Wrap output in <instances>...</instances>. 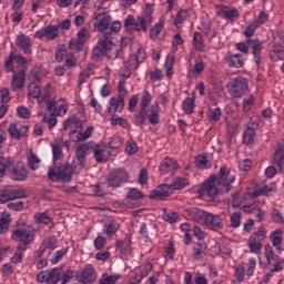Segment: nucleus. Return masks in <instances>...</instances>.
Here are the masks:
<instances>
[{"instance_id":"64","label":"nucleus","mask_w":284,"mask_h":284,"mask_svg":"<svg viewBox=\"0 0 284 284\" xmlns=\"http://www.w3.org/2000/svg\"><path fill=\"white\" fill-rule=\"evenodd\" d=\"M0 103H2V105H6V103H10V89L3 88L0 91Z\"/></svg>"},{"instance_id":"23","label":"nucleus","mask_w":284,"mask_h":284,"mask_svg":"<svg viewBox=\"0 0 284 284\" xmlns=\"http://www.w3.org/2000/svg\"><path fill=\"white\" fill-rule=\"evenodd\" d=\"M17 45L20 48L21 51L24 52V54H32V40L26 34H20L17 38Z\"/></svg>"},{"instance_id":"43","label":"nucleus","mask_w":284,"mask_h":284,"mask_svg":"<svg viewBox=\"0 0 284 284\" xmlns=\"http://www.w3.org/2000/svg\"><path fill=\"white\" fill-rule=\"evenodd\" d=\"M143 199V192L139 191V189H130L126 194V201H140Z\"/></svg>"},{"instance_id":"36","label":"nucleus","mask_w":284,"mask_h":284,"mask_svg":"<svg viewBox=\"0 0 284 284\" xmlns=\"http://www.w3.org/2000/svg\"><path fill=\"white\" fill-rule=\"evenodd\" d=\"M9 168H12V160L3 156V153H0V179L6 176V171Z\"/></svg>"},{"instance_id":"58","label":"nucleus","mask_w":284,"mask_h":284,"mask_svg":"<svg viewBox=\"0 0 284 284\" xmlns=\"http://www.w3.org/2000/svg\"><path fill=\"white\" fill-rule=\"evenodd\" d=\"M163 221H166V223H176L179 221V214L174 212H164L162 215Z\"/></svg>"},{"instance_id":"5","label":"nucleus","mask_w":284,"mask_h":284,"mask_svg":"<svg viewBox=\"0 0 284 284\" xmlns=\"http://www.w3.org/2000/svg\"><path fill=\"white\" fill-rule=\"evenodd\" d=\"M152 24L151 17H138L128 16L124 20V28L126 30H134L135 32H148V28Z\"/></svg>"},{"instance_id":"62","label":"nucleus","mask_w":284,"mask_h":284,"mask_svg":"<svg viewBox=\"0 0 284 284\" xmlns=\"http://www.w3.org/2000/svg\"><path fill=\"white\" fill-rule=\"evenodd\" d=\"M116 232H119V223L111 222L106 225V231H105L106 236H114Z\"/></svg>"},{"instance_id":"13","label":"nucleus","mask_w":284,"mask_h":284,"mask_svg":"<svg viewBox=\"0 0 284 284\" xmlns=\"http://www.w3.org/2000/svg\"><path fill=\"white\" fill-rule=\"evenodd\" d=\"M75 276L79 283L82 284H92L94 281H97V272L91 265L84 267L80 273H77Z\"/></svg>"},{"instance_id":"29","label":"nucleus","mask_w":284,"mask_h":284,"mask_svg":"<svg viewBox=\"0 0 284 284\" xmlns=\"http://www.w3.org/2000/svg\"><path fill=\"white\" fill-rule=\"evenodd\" d=\"M159 114H160L159 104L152 105L149 110H146V116L151 125H158L159 119H160Z\"/></svg>"},{"instance_id":"11","label":"nucleus","mask_w":284,"mask_h":284,"mask_svg":"<svg viewBox=\"0 0 284 284\" xmlns=\"http://www.w3.org/2000/svg\"><path fill=\"white\" fill-rule=\"evenodd\" d=\"M247 45H250L252 50V54L254 57V63L256 64L257 70H265L261 63H263V58H261V52H263V42L258 39H246Z\"/></svg>"},{"instance_id":"37","label":"nucleus","mask_w":284,"mask_h":284,"mask_svg":"<svg viewBox=\"0 0 284 284\" xmlns=\"http://www.w3.org/2000/svg\"><path fill=\"white\" fill-rule=\"evenodd\" d=\"M193 47L199 52H205V40H203V36L200 32H194L193 34Z\"/></svg>"},{"instance_id":"47","label":"nucleus","mask_w":284,"mask_h":284,"mask_svg":"<svg viewBox=\"0 0 284 284\" xmlns=\"http://www.w3.org/2000/svg\"><path fill=\"white\" fill-rule=\"evenodd\" d=\"M183 110L185 114H193L194 112V98H186L183 103Z\"/></svg>"},{"instance_id":"40","label":"nucleus","mask_w":284,"mask_h":284,"mask_svg":"<svg viewBox=\"0 0 284 284\" xmlns=\"http://www.w3.org/2000/svg\"><path fill=\"white\" fill-rule=\"evenodd\" d=\"M241 219H243V214H241V212L236 211L234 213H231L230 214V226L233 230L241 227Z\"/></svg>"},{"instance_id":"21","label":"nucleus","mask_w":284,"mask_h":284,"mask_svg":"<svg viewBox=\"0 0 284 284\" xmlns=\"http://www.w3.org/2000/svg\"><path fill=\"white\" fill-rule=\"evenodd\" d=\"M10 174L13 181H26V179H28V170H26V166L21 162H18L17 165L12 168Z\"/></svg>"},{"instance_id":"1","label":"nucleus","mask_w":284,"mask_h":284,"mask_svg":"<svg viewBox=\"0 0 284 284\" xmlns=\"http://www.w3.org/2000/svg\"><path fill=\"white\" fill-rule=\"evenodd\" d=\"M236 176L232 175L227 166H222L217 175H211L202 186L197 190L199 196H209V199H216L219 194H230L232 192V183Z\"/></svg>"},{"instance_id":"39","label":"nucleus","mask_w":284,"mask_h":284,"mask_svg":"<svg viewBox=\"0 0 284 284\" xmlns=\"http://www.w3.org/2000/svg\"><path fill=\"white\" fill-rule=\"evenodd\" d=\"M265 256L268 265H272L276 263V261L281 260V257L274 253V248H272L270 244L265 245Z\"/></svg>"},{"instance_id":"6","label":"nucleus","mask_w":284,"mask_h":284,"mask_svg":"<svg viewBox=\"0 0 284 284\" xmlns=\"http://www.w3.org/2000/svg\"><path fill=\"white\" fill-rule=\"evenodd\" d=\"M226 90L232 99H241L247 91V80L245 78H234L226 84Z\"/></svg>"},{"instance_id":"15","label":"nucleus","mask_w":284,"mask_h":284,"mask_svg":"<svg viewBox=\"0 0 284 284\" xmlns=\"http://www.w3.org/2000/svg\"><path fill=\"white\" fill-rule=\"evenodd\" d=\"M110 21H112V17L108 12H101L94 17L93 26L99 32H105L110 28Z\"/></svg>"},{"instance_id":"3","label":"nucleus","mask_w":284,"mask_h":284,"mask_svg":"<svg viewBox=\"0 0 284 284\" xmlns=\"http://www.w3.org/2000/svg\"><path fill=\"white\" fill-rule=\"evenodd\" d=\"M81 171H77V165L62 164L59 166L50 168L48 172V179L50 181L63 183H70L73 174H79Z\"/></svg>"},{"instance_id":"9","label":"nucleus","mask_w":284,"mask_h":284,"mask_svg":"<svg viewBox=\"0 0 284 284\" xmlns=\"http://www.w3.org/2000/svg\"><path fill=\"white\" fill-rule=\"evenodd\" d=\"M267 237V231L265 227L261 226L258 231L253 233L248 239V247L253 254L261 253L263 250V243H265V239Z\"/></svg>"},{"instance_id":"61","label":"nucleus","mask_w":284,"mask_h":284,"mask_svg":"<svg viewBox=\"0 0 284 284\" xmlns=\"http://www.w3.org/2000/svg\"><path fill=\"white\" fill-rule=\"evenodd\" d=\"M226 123L227 132L232 135L236 134V130H239V123H241V120H229Z\"/></svg>"},{"instance_id":"16","label":"nucleus","mask_w":284,"mask_h":284,"mask_svg":"<svg viewBox=\"0 0 284 284\" xmlns=\"http://www.w3.org/2000/svg\"><path fill=\"white\" fill-rule=\"evenodd\" d=\"M43 37H45L49 41H54V39L59 37V27H43L34 33V39H43Z\"/></svg>"},{"instance_id":"41","label":"nucleus","mask_w":284,"mask_h":284,"mask_svg":"<svg viewBox=\"0 0 284 284\" xmlns=\"http://www.w3.org/2000/svg\"><path fill=\"white\" fill-rule=\"evenodd\" d=\"M91 77H94V68L88 67L82 72H80L79 79H78V85H83V82L87 79H90Z\"/></svg>"},{"instance_id":"12","label":"nucleus","mask_w":284,"mask_h":284,"mask_svg":"<svg viewBox=\"0 0 284 284\" xmlns=\"http://www.w3.org/2000/svg\"><path fill=\"white\" fill-rule=\"evenodd\" d=\"M92 150L90 144L83 143L75 149V161H73L77 171H81L85 168V159L88 153Z\"/></svg>"},{"instance_id":"44","label":"nucleus","mask_w":284,"mask_h":284,"mask_svg":"<svg viewBox=\"0 0 284 284\" xmlns=\"http://www.w3.org/2000/svg\"><path fill=\"white\" fill-rule=\"evenodd\" d=\"M145 119H148V109H141L135 113V125H145Z\"/></svg>"},{"instance_id":"51","label":"nucleus","mask_w":284,"mask_h":284,"mask_svg":"<svg viewBox=\"0 0 284 284\" xmlns=\"http://www.w3.org/2000/svg\"><path fill=\"white\" fill-rule=\"evenodd\" d=\"M150 103H152V94H150V91L145 90L143 91V94L141 98V110H146Z\"/></svg>"},{"instance_id":"8","label":"nucleus","mask_w":284,"mask_h":284,"mask_svg":"<svg viewBox=\"0 0 284 284\" xmlns=\"http://www.w3.org/2000/svg\"><path fill=\"white\" fill-rule=\"evenodd\" d=\"M130 181V173L125 169L112 170L106 178V183L109 187H121L123 183Z\"/></svg>"},{"instance_id":"46","label":"nucleus","mask_w":284,"mask_h":284,"mask_svg":"<svg viewBox=\"0 0 284 284\" xmlns=\"http://www.w3.org/2000/svg\"><path fill=\"white\" fill-rule=\"evenodd\" d=\"M271 219H272L273 223H277L278 225H283V223H284L283 213L278 209H273L272 210Z\"/></svg>"},{"instance_id":"55","label":"nucleus","mask_w":284,"mask_h":284,"mask_svg":"<svg viewBox=\"0 0 284 284\" xmlns=\"http://www.w3.org/2000/svg\"><path fill=\"white\" fill-rule=\"evenodd\" d=\"M190 182L187 181V179L185 178H178L175 179L174 183L171 184L174 190H183V187H185V185H189Z\"/></svg>"},{"instance_id":"31","label":"nucleus","mask_w":284,"mask_h":284,"mask_svg":"<svg viewBox=\"0 0 284 284\" xmlns=\"http://www.w3.org/2000/svg\"><path fill=\"white\" fill-rule=\"evenodd\" d=\"M115 247L120 250L121 254H132V240L125 237L124 241H118Z\"/></svg>"},{"instance_id":"2","label":"nucleus","mask_w":284,"mask_h":284,"mask_svg":"<svg viewBox=\"0 0 284 284\" xmlns=\"http://www.w3.org/2000/svg\"><path fill=\"white\" fill-rule=\"evenodd\" d=\"M121 47L112 43V40L108 39L104 34V39L100 40L98 44L93 48L92 59L93 61H101L103 57H108L114 61V59H119V54H121Z\"/></svg>"},{"instance_id":"35","label":"nucleus","mask_w":284,"mask_h":284,"mask_svg":"<svg viewBox=\"0 0 284 284\" xmlns=\"http://www.w3.org/2000/svg\"><path fill=\"white\" fill-rule=\"evenodd\" d=\"M270 59L273 62L284 61V48L281 45H275L273 50L270 51Z\"/></svg>"},{"instance_id":"50","label":"nucleus","mask_w":284,"mask_h":284,"mask_svg":"<svg viewBox=\"0 0 284 284\" xmlns=\"http://www.w3.org/2000/svg\"><path fill=\"white\" fill-rule=\"evenodd\" d=\"M254 270H256V260L254 257H251L244 267V272L246 276H253Z\"/></svg>"},{"instance_id":"10","label":"nucleus","mask_w":284,"mask_h":284,"mask_svg":"<svg viewBox=\"0 0 284 284\" xmlns=\"http://www.w3.org/2000/svg\"><path fill=\"white\" fill-rule=\"evenodd\" d=\"M50 90H52V84H47L43 90L36 82H31L28 87L29 97L33 99H39V103L48 101L50 99Z\"/></svg>"},{"instance_id":"20","label":"nucleus","mask_w":284,"mask_h":284,"mask_svg":"<svg viewBox=\"0 0 284 284\" xmlns=\"http://www.w3.org/2000/svg\"><path fill=\"white\" fill-rule=\"evenodd\" d=\"M109 105L110 106L106 110L109 114H112V112H123V108H125V98L123 97V94H120L118 98H111L109 101ZM112 108L114 109V111L112 110Z\"/></svg>"},{"instance_id":"33","label":"nucleus","mask_w":284,"mask_h":284,"mask_svg":"<svg viewBox=\"0 0 284 284\" xmlns=\"http://www.w3.org/2000/svg\"><path fill=\"white\" fill-rule=\"evenodd\" d=\"M10 223H12L10 213L3 212L0 215V234H6V232H8V230H10Z\"/></svg>"},{"instance_id":"56","label":"nucleus","mask_w":284,"mask_h":284,"mask_svg":"<svg viewBox=\"0 0 284 284\" xmlns=\"http://www.w3.org/2000/svg\"><path fill=\"white\" fill-rule=\"evenodd\" d=\"M272 187L264 185L260 189H257L256 191L253 192L252 197L256 199V196H267V194H270V192H272Z\"/></svg>"},{"instance_id":"53","label":"nucleus","mask_w":284,"mask_h":284,"mask_svg":"<svg viewBox=\"0 0 284 284\" xmlns=\"http://www.w3.org/2000/svg\"><path fill=\"white\" fill-rule=\"evenodd\" d=\"M9 194L11 196V201H17V199H28V191L26 190L9 191Z\"/></svg>"},{"instance_id":"25","label":"nucleus","mask_w":284,"mask_h":284,"mask_svg":"<svg viewBox=\"0 0 284 284\" xmlns=\"http://www.w3.org/2000/svg\"><path fill=\"white\" fill-rule=\"evenodd\" d=\"M225 62L227 63L229 68H243L244 61L241 54L235 53L232 54L231 52L226 53L225 55Z\"/></svg>"},{"instance_id":"14","label":"nucleus","mask_w":284,"mask_h":284,"mask_svg":"<svg viewBox=\"0 0 284 284\" xmlns=\"http://www.w3.org/2000/svg\"><path fill=\"white\" fill-rule=\"evenodd\" d=\"M202 225H205L209 230H223V219L220 215L206 212Z\"/></svg>"},{"instance_id":"38","label":"nucleus","mask_w":284,"mask_h":284,"mask_svg":"<svg viewBox=\"0 0 284 284\" xmlns=\"http://www.w3.org/2000/svg\"><path fill=\"white\" fill-rule=\"evenodd\" d=\"M256 136V129L246 128L243 133V141L245 145H254V139Z\"/></svg>"},{"instance_id":"19","label":"nucleus","mask_w":284,"mask_h":284,"mask_svg":"<svg viewBox=\"0 0 284 284\" xmlns=\"http://www.w3.org/2000/svg\"><path fill=\"white\" fill-rule=\"evenodd\" d=\"M184 212H185L186 216H190L192 219V221H195V223H200V225H203V223L205 221V216L207 214L206 211H203L197 207H189V209H185Z\"/></svg>"},{"instance_id":"59","label":"nucleus","mask_w":284,"mask_h":284,"mask_svg":"<svg viewBox=\"0 0 284 284\" xmlns=\"http://www.w3.org/2000/svg\"><path fill=\"white\" fill-rule=\"evenodd\" d=\"M17 59L14 53H10L8 59L4 62V68L8 72H14V64L13 61Z\"/></svg>"},{"instance_id":"57","label":"nucleus","mask_w":284,"mask_h":284,"mask_svg":"<svg viewBox=\"0 0 284 284\" xmlns=\"http://www.w3.org/2000/svg\"><path fill=\"white\" fill-rule=\"evenodd\" d=\"M83 45L81 43V40L77 39H71L69 42V49L72 50L73 52H80V50H83Z\"/></svg>"},{"instance_id":"18","label":"nucleus","mask_w":284,"mask_h":284,"mask_svg":"<svg viewBox=\"0 0 284 284\" xmlns=\"http://www.w3.org/2000/svg\"><path fill=\"white\" fill-rule=\"evenodd\" d=\"M12 73L11 88L16 92V90H21L26 87V69L12 71Z\"/></svg>"},{"instance_id":"48","label":"nucleus","mask_w":284,"mask_h":284,"mask_svg":"<svg viewBox=\"0 0 284 284\" xmlns=\"http://www.w3.org/2000/svg\"><path fill=\"white\" fill-rule=\"evenodd\" d=\"M8 132L11 139H16L17 141L21 139L20 129L17 123H11L8 128Z\"/></svg>"},{"instance_id":"52","label":"nucleus","mask_w":284,"mask_h":284,"mask_svg":"<svg viewBox=\"0 0 284 284\" xmlns=\"http://www.w3.org/2000/svg\"><path fill=\"white\" fill-rule=\"evenodd\" d=\"M23 252H26V247L19 245L18 251L11 257V263H14L16 265L21 263V261H23Z\"/></svg>"},{"instance_id":"24","label":"nucleus","mask_w":284,"mask_h":284,"mask_svg":"<svg viewBox=\"0 0 284 284\" xmlns=\"http://www.w3.org/2000/svg\"><path fill=\"white\" fill-rule=\"evenodd\" d=\"M176 168H179V165L175 160L166 158L160 164V172L161 174H174V172H176Z\"/></svg>"},{"instance_id":"45","label":"nucleus","mask_w":284,"mask_h":284,"mask_svg":"<svg viewBox=\"0 0 284 284\" xmlns=\"http://www.w3.org/2000/svg\"><path fill=\"white\" fill-rule=\"evenodd\" d=\"M93 132H94V128L89 126L84 132H79L77 138L73 141L75 142L88 141V139L92 136Z\"/></svg>"},{"instance_id":"26","label":"nucleus","mask_w":284,"mask_h":284,"mask_svg":"<svg viewBox=\"0 0 284 284\" xmlns=\"http://www.w3.org/2000/svg\"><path fill=\"white\" fill-rule=\"evenodd\" d=\"M271 242L273 247L277 250V252H283V229H277L271 233Z\"/></svg>"},{"instance_id":"60","label":"nucleus","mask_w":284,"mask_h":284,"mask_svg":"<svg viewBox=\"0 0 284 284\" xmlns=\"http://www.w3.org/2000/svg\"><path fill=\"white\" fill-rule=\"evenodd\" d=\"M82 44L85 45V43L88 42V39H90V31L85 28H82L79 32H78V38H77Z\"/></svg>"},{"instance_id":"27","label":"nucleus","mask_w":284,"mask_h":284,"mask_svg":"<svg viewBox=\"0 0 284 284\" xmlns=\"http://www.w3.org/2000/svg\"><path fill=\"white\" fill-rule=\"evenodd\" d=\"M57 243L58 241H57V237L54 236L44 239L42 241L40 248L38 250V255L43 256V254L45 253V250H57Z\"/></svg>"},{"instance_id":"54","label":"nucleus","mask_w":284,"mask_h":284,"mask_svg":"<svg viewBox=\"0 0 284 284\" xmlns=\"http://www.w3.org/2000/svg\"><path fill=\"white\" fill-rule=\"evenodd\" d=\"M28 163L31 170H39L41 160L39 159V156L34 155V153L31 152L30 156L28 158Z\"/></svg>"},{"instance_id":"42","label":"nucleus","mask_w":284,"mask_h":284,"mask_svg":"<svg viewBox=\"0 0 284 284\" xmlns=\"http://www.w3.org/2000/svg\"><path fill=\"white\" fill-rule=\"evenodd\" d=\"M49 276V283L57 284L59 283V280L61 278V268H52L51 271H48Z\"/></svg>"},{"instance_id":"7","label":"nucleus","mask_w":284,"mask_h":284,"mask_svg":"<svg viewBox=\"0 0 284 284\" xmlns=\"http://www.w3.org/2000/svg\"><path fill=\"white\" fill-rule=\"evenodd\" d=\"M145 59H148V54L145 53V49H139L135 54H131L125 63L126 65V72L121 73L120 77L123 79H130V70H138L139 65L141 63L145 62Z\"/></svg>"},{"instance_id":"17","label":"nucleus","mask_w":284,"mask_h":284,"mask_svg":"<svg viewBox=\"0 0 284 284\" xmlns=\"http://www.w3.org/2000/svg\"><path fill=\"white\" fill-rule=\"evenodd\" d=\"M173 192L174 187L172 184H162L156 190L151 192L150 199H159L160 201H163V199L172 196Z\"/></svg>"},{"instance_id":"34","label":"nucleus","mask_w":284,"mask_h":284,"mask_svg":"<svg viewBox=\"0 0 284 284\" xmlns=\"http://www.w3.org/2000/svg\"><path fill=\"white\" fill-rule=\"evenodd\" d=\"M272 165H275L277 170H283L284 165V150L277 149L272 159Z\"/></svg>"},{"instance_id":"63","label":"nucleus","mask_w":284,"mask_h":284,"mask_svg":"<svg viewBox=\"0 0 284 284\" xmlns=\"http://www.w3.org/2000/svg\"><path fill=\"white\" fill-rule=\"evenodd\" d=\"M119 281V275H102V278L100 280V284H114Z\"/></svg>"},{"instance_id":"49","label":"nucleus","mask_w":284,"mask_h":284,"mask_svg":"<svg viewBox=\"0 0 284 284\" xmlns=\"http://www.w3.org/2000/svg\"><path fill=\"white\" fill-rule=\"evenodd\" d=\"M68 57V50L64 45H58L55 51V60L61 63Z\"/></svg>"},{"instance_id":"32","label":"nucleus","mask_w":284,"mask_h":284,"mask_svg":"<svg viewBox=\"0 0 284 284\" xmlns=\"http://www.w3.org/2000/svg\"><path fill=\"white\" fill-rule=\"evenodd\" d=\"M207 254V244L205 242L197 243L193 248V258L196 261L203 258Z\"/></svg>"},{"instance_id":"28","label":"nucleus","mask_w":284,"mask_h":284,"mask_svg":"<svg viewBox=\"0 0 284 284\" xmlns=\"http://www.w3.org/2000/svg\"><path fill=\"white\" fill-rule=\"evenodd\" d=\"M219 17H224V19H229V21H236L239 18V10L231 9L229 10L226 7H217Z\"/></svg>"},{"instance_id":"22","label":"nucleus","mask_w":284,"mask_h":284,"mask_svg":"<svg viewBox=\"0 0 284 284\" xmlns=\"http://www.w3.org/2000/svg\"><path fill=\"white\" fill-rule=\"evenodd\" d=\"M91 150L97 163H103V161L110 156V151H108L106 146L97 144L95 146L91 148Z\"/></svg>"},{"instance_id":"4","label":"nucleus","mask_w":284,"mask_h":284,"mask_svg":"<svg viewBox=\"0 0 284 284\" xmlns=\"http://www.w3.org/2000/svg\"><path fill=\"white\" fill-rule=\"evenodd\" d=\"M34 230L28 229V223L20 220L16 223V229L12 232L11 239L17 243H22V245H32L34 243Z\"/></svg>"},{"instance_id":"30","label":"nucleus","mask_w":284,"mask_h":284,"mask_svg":"<svg viewBox=\"0 0 284 284\" xmlns=\"http://www.w3.org/2000/svg\"><path fill=\"white\" fill-rule=\"evenodd\" d=\"M34 224L39 225V223H43V225H50V230L54 227V223H52V219H50V215H48V212L43 213H36L34 214Z\"/></svg>"}]
</instances>
